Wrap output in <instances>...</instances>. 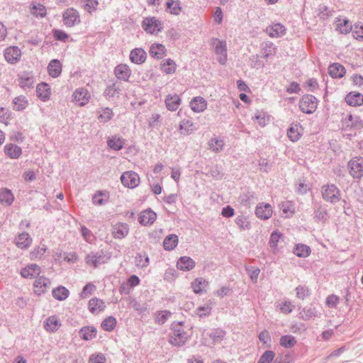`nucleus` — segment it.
Segmentation results:
<instances>
[{
    "instance_id": "nucleus-1",
    "label": "nucleus",
    "mask_w": 363,
    "mask_h": 363,
    "mask_svg": "<svg viewBox=\"0 0 363 363\" xmlns=\"http://www.w3.org/2000/svg\"><path fill=\"white\" fill-rule=\"evenodd\" d=\"M321 192L323 199L328 202L335 203L340 200V191L334 184L323 186Z\"/></svg>"
},
{
    "instance_id": "nucleus-2",
    "label": "nucleus",
    "mask_w": 363,
    "mask_h": 363,
    "mask_svg": "<svg viewBox=\"0 0 363 363\" xmlns=\"http://www.w3.org/2000/svg\"><path fill=\"white\" fill-rule=\"evenodd\" d=\"M189 335L184 330L182 325L178 323L174 326L173 332L170 336L169 342L175 346L184 345L188 339Z\"/></svg>"
},
{
    "instance_id": "nucleus-3",
    "label": "nucleus",
    "mask_w": 363,
    "mask_h": 363,
    "mask_svg": "<svg viewBox=\"0 0 363 363\" xmlns=\"http://www.w3.org/2000/svg\"><path fill=\"white\" fill-rule=\"evenodd\" d=\"M350 174L354 179L363 177V157H352L347 164Z\"/></svg>"
},
{
    "instance_id": "nucleus-4",
    "label": "nucleus",
    "mask_w": 363,
    "mask_h": 363,
    "mask_svg": "<svg viewBox=\"0 0 363 363\" xmlns=\"http://www.w3.org/2000/svg\"><path fill=\"white\" fill-rule=\"evenodd\" d=\"M142 27L150 34H157L162 30V23L155 17H146L143 19Z\"/></svg>"
},
{
    "instance_id": "nucleus-5",
    "label": "nucleus",
    "mask_w": 363,
    "mask_h": 363,
    "mask_svg": "<svg viewBox=\"0 0 363 363\" xmlns=\"http://www.w3.org/2000/svg\"><path fill=\"white\" fill-rule=\"evenodd\" d=\"M318 106L316 98L312 95L303 96L299 101L300 109L306 113H311L315 111Z\"/></svg>"
},
{
    "instance_id": "nucleus-6",
    "label": "nucleus",
    "mask_w": 363,
    "mask_h": 363,
    "mask_svg": "<svg viewBox=\"0 0 363 363\" xmlns=\"http://www.w3.org/2000/svg\"><path fill=\"white\" fill-rule=\"evenodd\" d=\"M22 51L18 46L11 45L4 51L5 60L11 65L16 64L21 60Z\"/></svg>"
},
{
    "instance_id": "nucleus-7",
    "label": "nucleus",
    "mask_w": 363,
    "mask_h": 363,
    "mask_svg": "<svg viewBox=\"0 0 363 363\" xmlns=\"http://www.w3.org/2000/svg\"><path fill=\"white\" fill-rule=\"evenodd\" d=\"M121 181L125 187L130 189L135 188L140 182V177L133 171L123 172L121 177Z\"/></svg>"
},
{
    "instance_id": "nucleus-8",
    "label": "nucleus",
    "mask_w": 363,
    "mask_h": 363,
    "mask_svg": "<svg viewBox=\"0 0 363 363\" xmlns=\"http://www.w3.org/2000/svg\"><path fill=\"white\" fill-rule=\"evenodd\" d=\"M213 45L217 60L220 64L224 65L227 61L226 43L219 39H214L213 40Z\"/></svg>"
},
{
    "instance_id": "nucleus-9",
    "label": "nucleus",
    "mask_w": 363,
    "mask_h": 363,
    "mask_svg": "<svg viewBox=\"0 0 363 363\" xmlns=\"http://www.w3.org/2000/svg\"><path fill=\"white\" fill-rule=\"evenodd\" d=\"M64 24L67 27H73L80 23L79 12L73 8L67 9L62 15Z\"/></svg>"
},
{
    "instance_id": "nucleus-10",
    "label": "nucleus",
    "mask_w": 363,
    "mask_h": 363,
    "mask_svg": "<svg viewBox=\"0 0 363 363\" xmlns=\"http://www.w3.org/2000/svg\"><path fill=\"white\" fill-rule=\"evenodd\" d=\"M72 96L74 102L80 106L87 104L91 99L89 91L83 87L77 89L74 91Z\"/></svg>"
},
{
    "instance_id": "nucleus-11",
    "label": "nucleus",
    "mask_w": 363,
    "mask_h": 363,
    "mask_svg": "<svg viewBox=\"0 0 363 363\" xmlns=\"http://www.w3.org/2000/svg\"><path fill=\"white\" fill-rule=\"evenodd\" d=\"M273 213V209L269 203H259L255 208V215L261 220L270 218Z\"/></svg>"
},
{
    "instance_id": "nucleus-12",
    "label": "nucleus",
    "mask_w": 363,
    "mask_h": 363,
    "mask_svg": "<svg viewBox=\"0 0 363 363\" xmlns=\"http://www.w3.org/2000/svg\"><path fill=\"white\" fill-rule=\"evenodd\" d=\"M50 286V281L45 277H40L33 283V291L38 295L44 294Z\"/></svg>"
},
{
    "instance_id": "nucleus-13",
    "label": "nucleus",
    "mask_w": 363,
    "mask_h": 363,
    "mask_svg": "<svg viewBox=\"0 0 363 363\" xmlns=\"http://www.w3.org/2000/svg\"><path fill=\"white\" fill-rule=\"evenodd\" d=\"M303 128L299 123H292L287 130V137L293 142L299 140L303 135Z\"/></svg>"
},
{
    "instance_id": "nucleus-14",
    "label": "nucleus",
    "mask_w": 363,
    "mask_h": 363,
    "mask_svg": "<svg viewBox=\"0 0 363 363\" xmlns=\"http://www.w3.org/2000/svg\"><path fill=\"white\" fill-rule=\"evenodd\" d=\"M41 273L40 267L35 264H28L21 269V274L26 279L37 278Z\"/></svg>"
},
{
    "instance_id": "nucleus-15",
    "label": "nucleus",
    "mask_w": 363,
    "mask_h": 363,
    "mask_svg": "<svg viewBox=\"0 0 363 363\" xmlns=\"http://www.w3.org/2000/svg\"><path fill=\"white\" fill-rule=\"evenodd\" d=\"M61 320L57 315H51L44 322V328L48 333H55L61 327Z\"/></svg>"
},
{
    "instance_id": "nucleus-16",
    "label": "nucleus",
    "mask_w": 363,
    "mask_h": 363,
    "mask_svg": "<svg viewBox=\"0 0 363 363\" xmlns=\"http://www.w3.org/2000/svg\"><path fill=\"white\" fill-rule=\"evenodd\" d=\"M206 100L201 96L194 97L190 103L189 106L194 113L203 112L207 108Z\"/></svg>"
},
{
    "instance_id": "nucleus-17",
    "label": "nucleus",
    "mask_w": 363,
    "mask_h": 363,
    "mask_svg": "<svg viewBox=\"0 0 363 363\" xmlns=\"http://www.w3.org/2000/svg\"><path fill=\"white\" fill-rule=\"evenodd\" d=\"M114 74L117 79L128 82L131 76V69L125 64H120L114 69Z\"/></svg>"
},
{
    "instance_id": "nucleus-18",
    "label": "nucleus",
    "mask_w": 363,
    "mask_h": 363,
    "mask_svg": "<svg viewBox=\"0 0 363 363\" xmlns=\"http://www.w3.org/2000/svg\"><path fill=\"white\" fill-rule=\"evenodd\" d=\"M156 218V213L150 209H147L140 213L138 221L141 225H152L155 221Z\"/></svg>"
},
{
    "instance_id": "nucleus-19",
    "label": "nucleus",
    "mask_w": 363,
    "mask_h": 363,
    "mask_svg": "<svg viewBox=\"0 0 363 363\" xmlns=\"http://www.w3.org/2000/svg\"><path fill=\"white\" fill-rule=\"evenodd\" d=\"M129 232L128 226L126 223H118L112 228V235L116 239H122L125 238Z\"/></svg>"
},
{
    "instance_id": "nucleus-20",
    "label": "nucleus",
    "mask_w": 363,
    "mask_h": 363,
    "mask_svg": "<svg viewBox=\"0 0 363 363\" xmlns=\"http://www.w3.org/2000/svg\"><path fill=\"white\" fill-rule=\"evenodd\" d=\"M266 32L271 38H279L286 33V28L281 23H274L268 26Z\"/></svg>"
},
{
    "instance_id": "nucleus-21",
    "label": "nucleus",
    "mask_w": 363,
    "mask_h": 363,
    "mask_svg": "<svg viewBox=\"0 0 363 363\" xmlns=\"http://www.w3.org/2000/svg\"><path fill=\"white\" fill-rule=\"evenodd\" d=\"M182 99L177 94H169L165 99V105L170 111H174L178 109L181 104Z\"/></svg>"
},
{
    "instance_id": "nucleus-22",
    "label": "nucleus",
    "mask_w": 363,
    "mask_h": 363,
    "mask_svg": "<svg viewBox=\"0 0 363 363\" xmlns=\"http://www.w3.org/2000/svg\"><path fill=\"white\" fill-rule=\"evenodd\" d=\"M4 152L11 159H18L22 154V150L16 144L8 143L4 146Z\"/></svg>"
},
{
    "instance_id": "nucleus-23",
    "label": "nucleus",
    "mask_w": 363,
    "mask_h": 363,
    "mask_svg": "<svg viewBox=\"0 0 363 363\" xmlns=\"http://www.w3.org/2000/svg\"><path fill=\"white\" fill-rule=\"evenodd\" d=\"M147 57L145 51L142 48H135L130 53V60L135 64L143 63Z\"/></svg>"
},
{
    "instance_id": "nucleus-24",
    "label": "nucleus",
    "mask_w": 363,
    "mask_h": 363,
    "mask_svg": "<svg viewBox=\"0 0 363 363\" xmlns=\"http://www.w3.org/2000/svg\"><path fill=\"white\" fill-rule=\"evenodd\" d=\"M36 92L38 98L43 101L48 100L51 95L50 87L48 84L45 82L38 84Z\"/></svg>"
},
{
    "instance_id": "nucleus-25",
    "label": "nucleus",
    "mask_w": 363,
    "mask_h": 363,
    "mask_svg": "<svg viewBox=\"0 0 363 363\" xmlns=\"http://www.w3.org/2000/svg\"><path fill=\"white\" fill-rule=\"evenodd\" d=\"M166 48L160 43H154L150 48V55L152 57L162 59L165 56Z\"/></svg>"
},
{
    "instance_id": "nucleus-26",
    "label": "nucleus",
    "mask_w": 363,
    "mask_h": 363,
    "mask_svg": "<svg viewBox=\"0 0 363 363\" xmlns=\"http://www.w3.org/2000/svg\"><path fill=\"white\" fill-rule=\"evenodd\" d=\"M177 267L182 271H189L194 268L195 262L189 257H182L177 263Z\"/></svg>"
},
{
    "instance_id": "nucleus-27",
    "label": "nucleus",
    "mask_w": 363,
    "mask_h": 363,
    "mask_svg": "<svg viewBox=\"0 0 363 363\" xmlns=\"http://www.w3.org/2000/svg\"><path fill=\"white\" fill-rule=\"evenodd\" d=\"M347 104L352 106H357L363 104V95L358 92H350L346 97Z\"/></svg>"
},
{
    "instance_id": "nucleus-28",
    "label": "nucleus",
    "mask_w": 363,
    "mask_h": 363,
    "mask_svg": "<svg viewBox=\"0 0 363 363\" xmlns=\"http://www.w3.org/2000/svg\"><path fill=\"white\" fill-rule=\"evenodd\" d=\"M32 243V238L27 233H22L18 235L16 240V245L21 249H27Z\"/></svg>"
},
{
    "instance_id": "nucleus-29",
    "label": "nucleus",
    "mask_w": 363,
    "mask_h": 363,
    "mask_svg": "<svg viewBox=\"0 0 363 363\" xmlns=\"http://www.w3.org/2000/svg\"><path fill=\"white\" fill-rule=\"evenodd\" d=\"M282 237L283 234L277 230L271 233L269 240V245L273 253L276 254L278 252V243Z\"/></svg>"
},
{
    "instance_id": "nucleus-30",
    "label": "nucleus",
    "mask_w": 363,
    "mask_h": 363,
    "mask_svg": "<svg viewBox=\"0 0 363 363\" xmlns=\"http://www.w3.org/2000/svg\"><path fill=\"white\" fill-rule=\"evenodd\" d=\"M62 64L58 60H52L48 66V72L52 77H57L62 73Z\"/></svg>"
},
{
    "instance_id": "nucleus-31",
    "label": "nucleus",
    "mask_w": 363,
    "mask_h": 363,
    "mask_svg": "<svg viewBox=\"0 0 363 363\" xmlns=\"http://www.w3.org/2000/svg\"><path fill=\"white\" fill-rule=\"evenodd\" d=\"M160 69L166 74H172L177 70V64L172 59H167L161 62Z\"/></svg>"
},
{
    "instance_id": "nucleus-32",
    "label": "nucleus",
    "mask_w": 363,
    "mask_h": 363,
    "mask_svg": "<svg viewBox=\"0 0 363 363\" xmlns=\"http://www.w3.org/2000/svg\"><path fill=\"white\" fill-rule=\"evenodd\" d=\"M328 72L333 78H341L345 74V67L338 63H334L329 66Z\"/></svg>"
},
{
    "instance_id": "nucleus-33",
    "label": "nucleus",
    "mask_w": 363,
    "mask_h": 363,
    "mask_svg": "<svg viewBox=\"0 0 363 363\" xmlns=\"http://www.w3.org/2000/svg\"><path fill=\"white\" fill-rule=\"evenodd\" d=\"M105 308L104 302L97 298H94L89 301V308L92 313H98Z\"/></svg>"
},
{
    "instance_id": "nucleus-34",
    "label": "nucleus",
    "mask_w": 363,
    "mask_h": 363,
    "mask_svg": "<svg viewBox=\"0 0 363 363\" xmlns=\"http://www.w3.org/2000/svg\"><path fill=\"white\" fill-rule=\"evenodd\" d=\"M166 6L167 12L172 15L178 16L182 11L180 1L178 0H167Z\"/></svg>"
},
{
    "instance_id": "nucleus-35",
    "label": "nucleus",
    "mask_w": 363,
    "mask_h": 363,
    "mask_svg": "<svg viewBox=\"0 0 363 363\" xmlns=\"http://www.w3.org/2000/svg\"><path fill=\"white\" fill-rule=\"evenodd\" d=\"M178 236L175 234H172L165 238L163 242V247L164 250L170 251L174 250L178 244Z\"/></svg>"
},
{
    "instance_id": "nucleus-36",
    "label": "nucleus",
    "mask_w": 363,
    "mask_h": 363,
    "mask_svg": "<svg viewBox=\"0 0 363 363\" xmlns=\"http://www.w3.org/2000/svg\"><path fill=\"white\" fill-rule=\"evenodd\" d=\"M14 201V196L12 192L7 189H3L0 191V202L2 204L10 206Z\"/></svg>"
},
{
    "instance_id": "nucleus-37",
    "label": "nucleus",
    "mask_w": 363,
    "mask_h": 363,
    "mask_svg": "<svg viewBox=\"0 0 363 363\" xmlns=\"http://www.w3.org/2000/svg\"><path fill=\"white\" fill-rule=\"evenodd\" d=\"M280 208L286 218L291 217L295 213V206L291 201H283L280 204Z\"/></svg>"
},
{
    "instance_id": "nucleus-38",
    "label": "nucleus",
    "mask_w": 363,
    "mask_h": 363,
    "mask_svg": "<svg viewBox=\"0 0 363 363\" xmlns=\"http://www.w3.org/2000/svg\"><path fill=\"white\" fill-rule=\"evenodd\" d=\"M52 294L55 299L64 301L69 296V292L65 286H60L53 289Z\"/></svg>"
},
{
    "instance_id": "nucleus-39",
    "label": "nucleus",
    "mask_w": 363,
    "mask_h": 363,
    "mask_svg": "<svg viewBox=\"0 0 363 363\" xmlns=\"http://www.w3.org/2000/svg\"><path fill=\"white\" fill-rule=\"evenodd\" d=\"M107 144L111 149L114 150H119L123 147L124 145V140L121 137L115 135L108 138Z\"/></svg>"
},
{
    "instance_id": "nucleus-40",
    "label": "nucleus",
    "mask_w": 363,
    "mask_h": 363,
    "mask_svg": "<svg viewBox=\"0 0 363 363\" xmlns=\"http://www.w3.org/2000/svg\"><path fill=\"white\" fill-rule=\"evenodd\" d=\"M96 329L94 327L86 326L80 330V335L83 340H91L96 335Z\"/></svg>"
},
{
    "instance_id": "nucleus-41",
    "label": "nucleus",
    "mask_w": 363,
    "mask_h": 363,
    "mask_svg": "<svg viewBox=\"0 0 363 363\" xmlns=\"http://www.w3.org/2000/svg\"><path fill=\"white\" fill-rule=\"evenodd\" d=\"M179 129L182 134H191L196 130L194 123L189 120H183L179 124Z\"/></svg>"
},
{
    "instance_id": "nucleus-42",
    "label": "nucleus",
    "mask_w": 363,
    "mask_h": 363,
    "mask_svg": "<svg viewBox=\"0 0 363 363\" xmlns=\"http://www.w3.org/2000/svg\"><path fill=\"white\" fill-rule=\"evenodd\" d=\"M30 12L36 17H45L47 13L46 8L41 4L35 3L30 7Z\"/></svg>"
},
{
    "instance_id": "nucleus-43",
    "label": "nucleus",
    "mask_w": 363,
    "mask_h": 363,
    "mask_svg": "<svg viewBox=\"0 0 363 363\" xmlns=\"http://www.w3.org/2000/svg\"><path fill=\"white\" fill-rule=\"evenodd\" d=\"M294 253L298 257H307L311 253V249L306 245L298 244L294 249Z\"/></svg>"
},
{
    "instance_id": "nucleus-44",
    "label": "nucleus",
    "mask_w": 363,
    "mask_h": 363,
    "mask_svg": "<svg viewBox=\"0 0 363 363\" xmlns=\"http://www.w3.org/2000/svg\"><path fill=\"white\" fill-rule=\"evenodd\" d=\"M13 109L18 111L24 110L28 106V101L25 96L16 97L13 101Z\"/></svg>"
},
{
    "instance_id": "nucleus-45",
    "label": "nucleus",
    "mask_w": 363,
    "mask_h": 363,
    "mask_svg": "<svg viewBox=\"0 0 363 363\" xmlns=\"http://www.w3.org/2000/svg\"><path fill=\"white\" fill-rule=\"evenodd\" d=\"M116 325V320L113 316L106 318L101 323V328L106 331L113 330Z\"/></svg>"
},
{
    "instance_id": "nucleus-46",
    "label": "nucleus",
    "mask_w": 363,
    "mask_h": 363,
    "mask_svg": "<svg viewBox=\"0 0 363 363\" xmlns=\"http://www.w3.org/2000/svg\"><path fill=\"white\" fill-rule=\"evenodd\" d=\"M33 78L27 74L21 75L18 79L19 86L22 88H28L33 86Z\"/></svg>"
},
{
    "instance_id": "nucleus-47",
    "label": "nucleus",
    "mask_w": 363,
    "mask_h": 363,
    "mask_svg": "<svg viewBox=\"0 0 363 363\" xmlns=\"http://www.w3.org/2000/svg\"><path fill=\"white\" fill-rule=\"evenodd\" d=\"M296 343V340L294 337L291 335H284L280 339V345L286 348H291L294 347Z\"/></svg>"
},
{
    "instance_id": "nucleus-48",
    "label": "nucleus",
    "mask_w": 363,
    "mask_h": 363,
    "mask_svg": "<svg viewBox=\"0 0 363 363\" xmlns=\"http://www.w3.org/2000/svg\"><path fill=\"white\" fill-rule=\"evenodd\" d=\"M352 29V25L348 20H339V23L337 26V30L341 33H347Z\"/></svg>"
},
{
    "instance_id": "nucleus-49",
    "label": "nucleus",
    "mask_w": 363,
    "mask_h": 363,
    "mask_svg": "<svg viewBox=\"0 0 363 363\" xmlns=\"http://www.w3.org/2000/svg\"><path fill=\"white\" fill-rule=\"evenodd\" d=\"M170 316L171 313L168 311H158L155 315V322L160 325H162Z\"/></svg>"
},
{
    "instance_id": "nucleus-50",
    "label": "nucleus",
    "mask_w": 363,
    "mask_h": 363,
    "mask_svg": "<svg viewBox=\"0 0 363 363\" xmlns=\"http://www.w3.org/2000/svg\"><path fill=\"white\" fill-rule=\"evenodd\" d=\"M207 282L202 278H198L194 280L191 283V288L194 293L199 294L201 292L202 288Z\"/></svg>"
},
{
    "instance_id": "nucleus-51",
    "label": "nucleus",
    "mask_w": 363,
    "mask_h": 363,
    "mask_svg": "<svg viewBox=\"0 0 363 363\" xmlns=\"http://www.w3.org/2000/svg\"><path fill=\"white\" fill-rule=\"evenodd\" d=\"M112 116V110L109 108H105L101 110V112L99 116V119L101 123H106L111 119Z\"/></svg>"
},
{
    "instance_id": "nucleus-52",
    "label": "nucleus",
    "mask_w": 363,
    "mask_h": 363,
    "mask_svg": "<svg viewBox=\"0 0 363 363\" xmlns=\"http://www.w3.org/2000/svg\"><path fill=\"white\" fill-rule=\"evenodd\" d=\"M95 290L96 286L91 283H89L84 287L82 291L80 294V296L82 298H86L90 296Z\"/></svg>"
},
{
    "instance_id": "nucleus-53",
    "label": "nucleus",
    "mask_w": 363,
    "mask_h": 363,
    "mask_svg": "<svg viewBox=\"0 0 363 363\" xmlns=\"http://www.w3.org/2000/svg\"><path fill=\"white\" fill-rule=\"evenodd\" d=\"M209 147L210 149H211L213 151H220L223 147V140H218L217 138H212L209 141Z\"/></svg>"
},
{
    "instance_id": "nucleus-54",
    "label": "nucleus",
    "mask_w": 363,
    "mask_h": 363,
    "mask_svg": "<svg viewBox=\"0 0 363 363\" xmlns=\"http://www.w3.org/2000/svg\"><path fill=\"white\" fill-rule=\"evenodd\" d=\"M136 264L140 267H145L149 264V258L145 254H139L135 257Z\"/></svg>"
},
{
    "instance_id": "nucleus-55",
    "label": "nucleus",
    "mask_w": 363,
    "mask_h": 363,
    "mask_svg": "<svg viewBox=\"0 0 363 363\" xmlns=\"http://www.w3.org/2000/svg\"><path fill=\"white\" fill-rule=\"evenodd\" d=\"M106 359L104 354L94 353L89 358V363H106Z\"/></svg>"
},
{
    "instance_id": "nucleus-56",
    "label": "nucleus",
    "mask_w": 363,
    "mask_h": 363,
    "mask_svg": "<svg viewBox=\"0 0 363 363\" xmlns=\"http://www.w3.org/2000/svg\"><path fill=\"white\" fill-rule=\"evenodd\" d=\"M108 199V194L106 192L99 191L93 197V202L96 205H102Z\"/></svg>"
},
{
    "instance_id": "nucleus-57",
    "label": "nucleus",
    "mask_w": 363,
    "mask_h": 363,
    "mask_svg": "<svg viewBox=\"0 0 363 363\" xmlns=\"http://www.w3.org/2000/svg\"><path fill=\"white\" fill-rule=\"evenodd\" d=\"M236 224L242 230L249 229L250 228V223L247 218L243 216H238L236 218Z\"/></svg>"
},
{
    "instance_id": "nucleus-58",
    "label": "nucleus",
    "mask_w": 363,
    "mask_h": 363,
    "mask_svg": "<svg viewBox=\"0 0 363 363\" xmlns=\"http://www.w3.org/2000/svg\"><path fill=\"white\" fill-rule=\"evenodd\" d=\"M296 297L300 299H304L309 295V290L305 286H298L296 288Z\"/></svg>"
},
{
    "instance_id": "nucleus-59",
    "label": "nucleus",
    "mask_w": 363,
    "mask_h": 363,
    "mask_svg": "<svg viewBox=\"0 0 363 363\" xmlns=\"http://www.w3.org/2000/svg\"><path fill=\"white\" fill-rule=\"evenodd\" d=\"M275 357V354L272 351L265 352L261 357L257 363H271Z\"/></svg>"
},
{
    "instance_id": "nucleus-60",
    "label": "nucleus",
    "mask_w": 363,
    "mask_h": 363,
    "mask_svg": "<svg viewBox=\"0 0 363 363\" xmlns=\"http://www.w3.org/2000/svg\"><path fill=\"white\" fill-rule=\"evenodd\" d=\"M294 308V306L290 301H284L279 305V310L281 313L288 314L290 313Z\"/></svg>"
},
{
    "instance_id": "nucleus-61",
    "label": "nucleus",
    "mask_w": 363,
    "mask_h": 363,
    "mask_svg": "<svg viewBox=\"0 0 363 363\" xmlns=\"http://www.w3.org/2000/svg\"><path fill=\"white\" fill-rule=\"evenodd\" d=\"M259 339L264 344L267 345L268 347L270 346L271 337L269 333L267 330L262 331L259 335Z\"/></svg>"
},
{
    "instance_id": "nucleus-62",
    "label": "nucleus",
    "mask_w": 363,
    "mask_h": 363,
    "mask_svg": "<svg viewBox=\"0 0 363 363\" xmlns=\"http://www.w3.org/2000/svg\"><path fill=\"white\" fill-rule=\"evenodd\" d=\"M10 119L9 111L4 108H0V122L7 125Z\"/></svg>"
},
{
    "instance_id": "nucleus-63",
    "label": "nucleus",
    "mask_w": 363,
    "mask_h": 363,
    "mask_svg": "<svg viewBox=\"0 0 363 363\" xmlns=\"http://www.w3.org/2000/svg\"><path fill=\"white\" fill-rule=\"evenodd\" d=\"M98 5V2L95 0H86L84 5V9L89 13L94 11Z\"/></svg>"
},
{
    "instance_id": "nucleus-64",
    "label": "nucleus",
    "mask_w": 363,
    "mask_h": 363,
    "mask_svg": "<svg viewBox=\"0 0 363 363\" xmlns=\"http://www.w3.org/2000/svg\"><path fill=\"white\" fill-rule=\"evenodd\" d=\"M352 35L357 40L363 39V26H355L352 31Z\"/></svg>"
}]
</instances>
